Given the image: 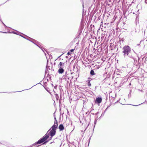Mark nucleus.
I'll return each mask as SVG.
<instances>
[{"mask_svg":"<svg viewBox=\"0 0 147 147\" xmlns=\"http://www.w3.org/2000/svg\"><path fill=\"white\" fill-rule=\"evenodd\" d=\"M145 3H146V1H145Z\"/></svg>","mask_w":147,"mask_h":147,"instance_id":"obj_25","label":"nucleus"},{"mask_svg":"<svg viewBox=\"0 0 147 147\" xmlns=\"http://www.w3.org/2000/svg\"><path fill=\"white\" fill-rule=\"evenodd\" d=\"M55 96L57 99V100H58L59 98V96L57 94H55Z\"/></svg>","mask_w":147,"mask_h":147,"instance_id":"obj_8","label":"nucleus"},{"mask_svg":"<svg viewBox=\"0 0 147 147\" xmlns=\"http://www.w3.org/2000/svg\"><path fill=\"white\" fill-rule=\"evenodd\" d=\"M91 86V84L90 82V81H89L88 83V86Z\"/></svg>","mask_w":147,"mask_h":147,"instance_id":"obj_9","label":"nucleus"},{"mask_svg":"<svg viewBox=\"0 0 147 147\" xmlns=\"http://www.w3.org/2000/svg\"><path fill=\"white\" fill-rule=\"evenodd\" d=\"M0 21L1 22H2V24H3H3H4V23H3V22L2 21V20H1V18H0Z\"/></svg>","mask_w":147,"mask_h":147,"instance_id":"obj_17","label":"nucleus"},{"mask_svg":"<svg viewBox=\"0 0 147 147\" xmlns=\"http://www.w3.org/2000/svg\"><path fill=\"white\" fill-rule=\"evenodd\" d=\"M142 103H141L139 105H133V106H139L142 104Z\"/></svg>","mask_w":147,"mask_h":147,"instance_id":"obj_15","label":"nucleus"},{"mask_svg":"<svg viewBox=\"0 0 147 147\" xmlns=\"http://www.w3.org/2000/svg\"><path fill=\"white\" fill-rule=\"evenodd\" d=\"M14 34H18V35H19V34L17 33L16 32H12Z\"/></svg>","mask_w":147,"mask_h":147,"instance_id":"obj_12","label":"nucleus"},{"mask_svg":"<svg viewBox=\"0 0 147 147\" xmlns=\"http://www.w3.org/2000/svg\"><path fill=\"white\" fill-rule=\"evenodd\" d=\"M14 34H18V35H19V34L17 33L16 32H12Z\"/></svg>","mask_w":147,"mask_h":147,"instance_id":"obj_13","label":"nucleus"},{"mask_svg":"<svg viewBox=\"0 0 147 147\" xmlns=\"http://www.w3.org/2000/svg\"><path fill=\"white\" fill-rule=\"evenodd\" d=\"M59 128L60 131H61L64 129V127L63 125L60 124L59 127Z\"/></svg>","mask_w":147,"mask_h":147,"instance_id":"obj_6","label":"nucleus"},{"mask_svg":"<svg viewBox=\"0 0 147 147\" xmlns=\"http://www.w3.org/2000/svg\"><path fill=\"white\" fill-rule=\"evenodd\" d=\"M55 121L54 125L49 130L47 134L44 136L35 143V144L36 145L40 144L43 142H44L43 144H45L48 142V140H46L49 138V135L52 137L55 135L56 132V129L57 127L58 124L57 121L55 117Z\"/></svg>","mask_w":147,"mask_h":147,"instance_id":"obj_1","label":"nucleus"},{"mask_svg":"<svg viewBox=\"0 0 147 147\" xmlns=\"http://www.w3.org/2000/svg\"><path fill=\"white\" fill-rule=\"evenodd\" d=\"M90 74L92 75H93L95 74V73L94 71L93 70H92L90 72Z\"/></svg>","mask_w":147,"mask_h":147,"instance_id":"obj_7","label":"nucleus"},{"mask_svg":"<svg viewBox=\"0 0 147 147\" xmlns=\"http://www.w3.org/2000/svg\"><path fill=\"white\" fill-rule=\"evenodd\" d=\"M109 106H108L107 108L104 111V112H105L107 110L108 108L109 107Z\"/></svg>","mask_w":147,"mask_h":147,"instance_id":"obj_14","label":"nucleus"},{"mask_svg":"<svg viewBox=\"0 0 147 147\" xmlns=\"http://www.w3.org/2000/svg\"><path fill=\"white\" fill-rule=\"evenodd\" d=\"M64 63H63L61 62H60L59 65H58V67L59 68H63V67L64 66Z\"/></svg>","mask_w":147,"mask_h":147,"instance_id":"obj_5","label":"nucleus"},{"mask_svg":"<svg viewBox=\"0 0 147 147\" xmlns=\"http://www.w3.org/2000/svg\"><path fill=\"white\" fill-rule=\"evenodd\" d=\"M0 32L4 33H7L6 32H1V31H0Z\"/></svg>","mask_w":147,"mask_h":147,"instance_id":"obj_19","label":"nucleus"},{"mask_svg":"<svg viewBox=\"0 0 147 147\" xmlns=\"http://www.w3.org/2000/svg\"><path fill=\"white\" fill-rule=\"evenodd\" d=\"M122 50L123 55L125 58L127 57L133 58V53L129 46L127 45L124 46L122 48Z\"/></svg>","mask_w":147,"mask_h":147,"instance_id":"obj_2","label":"nucleus"},{"mask_svg":"<svg viewBox=\"0 0 147 147\" xmlns=\"http://www.w3.org/2000/svg\"><path fill=\"white\" fill-rule=\"evenodd\" d=\"M102 101V98L101 97H98L96 98L95 103L99 104Z\"/></svg>","mask_w":147,"mask_h":147,"instance_id":"obj_3","label":"nucleus"},{"mask_svg":"<svg viewBox=\"0 0 147 147\" xmlns=\"http://www.w3.org/2000/svg\"><path fill=\"white\" fill-rule=\"evenodd\" d=\"M58 72L59 74H62L64 72V69L63 68H59L58 70Z\"/></svg>","mask_w":147,"mask_h":147,"instance_id":"obj_4","label":"nucleus"},{"mask_svg":"<svg viewBox=\"0 0 147 147\" xmlns=\"http://www.w3.org/2000/svg\"><path fill=\"white\" fill-rule=\"evenodd\" d=\"M74 49H71L69 51V52H72L74 51Z\"/></svg>","mask_w":147,"mask_h":147,"instance_id":"obj_10","label":"nucleus"},{"mask_svg":"<svg viewBox=\"0 0 147 147\" xmlns=\"http://www.w3.org/2000/svg\"><path fill=\"white\" fill-rule=\"evenodd\" d=\"M52 138V137H50V139H51V138Z\"/></svg>","mask_w":147,"mask_h":147,"instance_id":"obj_22","label":"nucleus"},{"mask_svg":"<svg viewBox=\"0 0 147 147\" xmlns=\"http://www.w3.org/2000/svg\"><path fill=\"white\" fill-rule=\"evenodd\" d=\"M145 3H146V1H145Z\"/></svg>","mask_w":147,"mask_h":147,"instance_id":"obj_26","label":"nucleus"},{"mask_svg":"<svg viewBox=\"0 0 147 147\" xmlns=\"http://www.w3.org/2000/svg\"><path fill=\"white\" fill-rule=\"evenodd\" d=\"M52 142H51V143H50V144H52Z\"/></svg>","mask_w":147,"mask_h":147,"instance_id":"obj_24","label":"nucleus"},{"mask_svg":"<svg viewBox=\"0 0 147 147\" xmlns=\"http://www.w3.org/2000/svg\"><path fill=\"white\" fill-rule=\"evenodd\" d=\"M141 90V91L142 92V90Z\"/></svg>","mask_w":147,"mask_h":147,"instance_id":"obj_23","label":"nucleus"},{"mask_svg":"<svg viewBox=\"0 0 147 147\" xmlns=\"http://www.w3.org/2000/svg\"><path fill=\"white\" fill-rule=\"evenodd\" d=\"M3 25H4V26L5 27H7V26H6V25H5V24H4Z\"/></svg>","mask_w":147,"mask_h":147,"instance_id":"obj_20","label":"nucleus"},{"mask_svg":"<svg viewBox=\"0 0 147 147\" xmlns=\"http://www.w3.org/2000/svg\"><path fill=\"white\" fill-rule=\"evenodd\" d=\"M0 21L1 22H2V24H3H3H4V23H3V22L2 21V20H1V18H0Z\"/></svg>","mask_w":147,"mask_h":147,"instance_id":"obj_16","label":"nucleus"},{"mask_svg":"<svg viewBox=\"0 0 147 147\" xmlns=\"http://www.w3.org/2000/svg\"><path fill=\"white\" fill-rule=\"evenodd\" d=\"M71 54L70 52H68L67 53V55H71Z\"/></svg>","mask_w":147,"mask_h":147,"instance_id":"obj_11","label":"nucleus"},{"mask_svg":"<svg viewBox=\"0 0 147 147\" xmlns=\"http://www.w3.org/2000/svg\"><path fill=\"white\" fill-rule=\"evenodd\" d=\"M39 47L40 49H41L42 50V51H43V49H42L41 48H40V47Z\"/></svg>","mask_w":147,"mask_h":147,"instance_id":"obj_21","label":"nucleus"},{"mask_svg":"<svg viewBox=\"0 0 147 147\" xmlns=\"http://www.w3.org/2000/svg\"><path fill=\"white\" fill-rule=\"evenodd\" d=\"M88 125H89V124L88 125V126H87V127H86V129H85V130H84V131L86 130V129H87V127L88 126Z\"/></svg>","mask_w":147,"mask_h":147,"instance_id":"obj_18","label":"nucleus"}]
</instances>
